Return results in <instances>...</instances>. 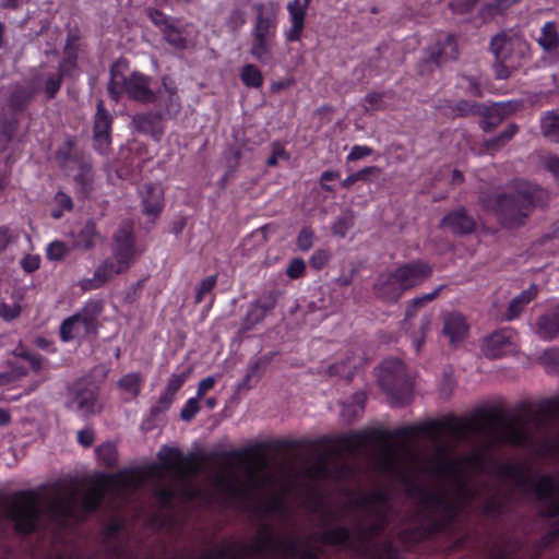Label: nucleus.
<instances>
[{
  "label": "nucleus",
  "mask_w": 559,
  "mask_h": 559,
  "mask_svg": "<svg viewBox=\"0 0 559 559\" xmlns=\"http://www.w3.org/2000/svg\"><path fill=\"white\" fill-rule=\"evenodd\" d=\"M440 288H441V287L437 288V289H436L435 292H432L431 294H427V295H425V296H423V297L414 298V299L409 302V305H408V307H407V310H406V317H407V318L413 317L417 307H419V306L424 305L425 302H428V301L432 300V299L438 295V293H439Z\"/></svg>",
  "instance_id": "4c0bfd02"
},
{
  "label": "nucleus",
  "mask_w": 559,
  "mask_h": 559,
  "mask_svg": "<svg viewBox=\"0 0 559 559\" xmlns=\"http://www.w3.org/2000/svg\"><path fill=\"white\" fill-rule=\"evenodd\" d=\"M240 79L247 87L260 88L263 85V75L254 64H246L241 69Z\"/></svg>",
  "instance_id": "a878e982"
},
{
  "label": "nucleus",
  "mask_w": 559,
  "mask_h": 559,
  "mask_svg": "<svg viewBox=\"0 0 559 559\" xmlns=\"http://www.w3.org/2000/svg\"><path fill=\"white\" fill-rule=\"evenodd\" d=\"M148 16L151 21L157 26L167 25V17L157 10H148Z\"/></svg>",
  "instance_id": "3c124183"
},
{
  "label": "nucleus",
  "mask_w": 559,
  "mask_h": 559,
  "mask_svg": "<svg viewBox=\"0 0 559 559\" xmlns=\"http://www.w3.org/2000/svg\"><path fill=\"white\" fill-rule=\"evenodd\" d=\"M441 226L453 234H465L474 229L475 223L463 210H459L447 215L442 219Z\"/></svg>",
  "instance_id": "6ab92c4d"
},
{
  "label": "nucleus",
  "mask_w": 559,
  "mask_h": 559,
  "mask_svg": "<svg viewBox=\"0 0 559 559\" xmlns=\"http://www.w3.org/2000/svg\"><path fill=\"white\" fill-rule=\"evenodd\" d=\"M372 153V150L366 145H355L347 155V160H357Z\"/></svg>",
  "instance_id": "c03bdc74"
},
{
  "label": "nucleus",
  "mask_w": 559,
  "mask_h": 559,
  "mask_svg": "<svg viewBox=\"0 0 559 559\" xmlns=\"http://www.w3.org/2000/svg\"><path fill=\"white\" fill-rule=\"evenodd\" d=\"M167 40L176 46V47H185V39L180 37V35L173 29H169L166 34Z\"/></svg>",
  "instance_id": "864d4df0"
},
{
  "label": "nucleus",
  "mask_w": 559,
  "mask_h": 559,
  "mask_svg": "<svg viewBox=\"0 0 559 559\" xmlns=\"http://www.w3.org/2000/svg\"><path fill=\"white\" fill-rule=\"evenodd\" d=\"M78 440L82 445L88 447L93 443L94 437L92 431L82 430L78 433Z\"/></svg>",
  "instance_id": "5fc2aeb1"
},
{
  "label": "nucleus",
  "mask_w": 559,
  "mask_h": 559,
  "mask_svg": "<svg viewBox=\"0 0 559 559\" xmlns=\"http://www.w3.org/2000/svg\"><path fill=\"white\" fill-rule=\"evenodd\" d=\"M483 350L486 356L499 358L515 352L514 335L510 331H498L485 340Z\"/></svg>",
  "instance_id": "ddd939ff"
},
{
  "label": "nucleus",
  "mask_w": 559,
  "mask_h": 559,
  "mask_svg": "<svg viewBox=\"0 0 559 559\" xmlns=\"http://www.w3.org/2000/svg\"><path fill=\"white\" fill-rule=\"evenodd\" d=\"M215 382L216 380L212 376L202 379L198 384L197 397L201 399L207 391H210L214 386Z\"/></svg>",
  "instance_id": "49530a36"
},
{
  "label": "nucleus",
  "mask_w": 559,
  "mask_h": 559,
  "mask_svg": "<svg viewBox=\"0 0 559 559\" xmlns=\"http://www.w3.org/2000/svg\"><path fill=\"white\" fill-rule=\"evenodd\" d=\"M20 313V307L16 305L8 306L5 304H2L0 306V316L4 318L5 320H12L16 318Z\"/></svg>",
  "instance_id": "de8ad7c7"
},
{
  "label": "nucleus",
  "mask_w": 559,
  "mask_h": 559,
  "mask_svg": "<svg viewBox=\"0 0 559 559\" xmlns=\"http://www.w3.org/2000/svg\"><path fill=\"white\" fill-rule=\"evenodd\" d=\"M492 51L498 60L496 74L498 79H507L510 72L520 66L521 59L527 51V45L518 37L497 35L491 40Z\"/></svg>",
  "instance_id": "6e6552de"
},
{
  "label": "nucleus",
  "mask_w": 559,
  "mask_h": 559,
  "mask_svg": "<svg viewBox=\"0 0 559 559\" xmlns=\"http://www.w3.org/2000/svg\"><path fill=\"white\" fill-rule=\"evenodd\" d=\"M272 308H273L272 302H261V301L253 302L250 306L248 313H247L246 320H247L248 324L251 326V325H254V324L261 322Z\"/></svg>",
  "instance_id": "7c9ffc66"
},
{
  "label": "nucleus",
  "mask_w": 559,
  "mask_h": 559,
  "mask_svg": "<svg viewBox=\"0 0 559 559\" xmlns=\"http://www.w3.org/2000/svg\"><path fill=\"white\" fill-rule=\"evenodd\" d=\"M425 432L437 442L440 435L461 437L465 430H472L485 436L489 441L511 442L521 444L525 442L526 428L520 421H507L498 413H486L474 418L468 426L460 420H442L431 423L424 427Z\"/></svg>",
  "instance_id": "20e7f679"
},
{
  "label": "nucleus",
  "mask_w": 559,
  "mask_h": 559,
  "mask_svg": "<svg viewBox=\"0 0 559 559\" xmlns=\"http://www.w3.org/2000/svg\"><path fill=\"white\" fill-rule=\"evenodd\" d=\"M56 201L63 207V209H67V210H70L71 206H72V202H71V199L64 194V193H58L56 195Z\"/></svg>",
  "instance_id": "bf43d9fd"
},
{
  "label": "nucleus",
  "mask_w": 559,
  "mask_h": 559,
  "mask_svg": "<svg viewBox=\"0 0 559 559\" xmlns=\"http://www.w3.org/2000/svg\"><path fill=\"white\" fill-rule=\"evenodd\" d=\"M252 36L274 38L277 28V9L273 2L257 3Z\"/></svg>",
  "instance_id": "9b49d317"
},
{
  "label": "nucleus",
  "mask_w": 559,
  "mask_h": 559,
  "mask_svg": "<svg viewBox=\"0 0 559 559\" xmlns=\"http://www.w3.org/2000/svg\"><path fill=\"white\" fill-rule=\"evenodd\" d=\"M537 333L546 340H550L559 334V307L539 319Z\"/></svg>",
  "instance_id": "4be33fe9"
},
{
  "label": "nucleus",
  "mask_w": 559,
  "mask_h": 559,
  "mask_svg": "<svg viewBox=\"0 0 559 559\" xmlns=\"http://www.w3.org/2000/svg\"><path fill=\"white\" fill-rule=\"evenodd\" d=\"M360 180L359 175L357 173L350 174L342 181V187L349 188L352 185H354L356 181Z\"/></svg>",
  "instance_id": "680f3d73"
},
{
  "label": "nucleus",
  "mask_w": 559,
  "mask_h": 559,
  "mask_svg": "<svg viewBox=\"0 0 559 559\" xmlns=\"http://www.w3.org/2000/svg\"><path fill=\"white\" fill-rule=\"evenodd\" d=\"M384 506V500L382 498H377V501L374 503H371L370 508L380 511L382 510Z\"/></svg>",
  "instance_id": "338daca9"
},
{
  "label": "nucleus",
  "mask_w": 559,
  "mask_h": 559,
  "mask_svg": "<svg viewBox=\"0 0 559 559\" xmlns=\"http://www.w3.org/2000/svg\"><path fill=\"white\" fill-rule=\"evenodd\" d=\"M537 289L536 287L532 286L528 289L521 293L519 296H516L511 302L509 307V319L515 318L524 308L525 305H527L535 296H536Z\"/></svg>",
  "instance_id": "c85d7f7f"
},
{
  "label": "nucleus",
  "mask_w": 559,
  "mask_h": 559,
  "mask_svg": "<svg viewBox=\"0 0 559 559\" xmlns=\"http://www.w3.org/2000/svg\"><path fill=\"white\" fill-rule=\"evenodd\" d=\"M536 491L540 499L545 500L549 508V514L559 513V486L550 477H542L537 485Z\"/></svg>",
  "instance_id": "a211bd4d"
},
{
  "label": "nucleus",
  "mask_w": 559,
  "mask_h": 559,
  "mask_svg": "<svg viewBox=\"0 0 559 559\" xmlns=\"http://www.w3.org/2000/svg\"><path fill=\"white\" fill-rule=\"evenodd\" d=\"M306 270V263L302 259H293L286 270V274L289 278L300 277Z\"/></svg>",
  "instance_id": "ea45409f"
},
{
  "label": "nucleus",
  "mask_w": 559,
  "mask_h": 559,
  "mask_svg": "<svg viewBox=\"0 0 559 559\" xmlns=\"http://www.w3.org/2000/svg\"><path fill=\"white\" fill-rule=\"evenodd\" d=\"M371 559H396L395 550L386 543H373L370 549Z\"/></svg>",
  "instance_id": "2f4dec72"
},
{
  "label": "nucleus",
  "mask_w": 559,
  "mask_h": 559,
  "mask_svg": "<svg viewBox=\"0 0 559 559\" xmlns=\"http://www.w3.org/2000/svg\"><path fill=\"white\" fill-rule=\"evenodd\" d=\"M100 240V236L93 223H87L79 233L75 246L82 249H92Z\"/></svg>",
  "instance_id": "393cba45"
},
{
  "label": "nucleus",
  "mask_w": 559,
  "mask_h": 559,
  "mask_svg": "<svg viewBox=\"0 0 559 559\" xmlns=\"http://www.w3.org/2000/svg\"><path fill=\"white\" fill-rule=\"evenodd\" d=\"M469 326L465 317L460 312H448L443 316L444 336L448 337L451 345L461 343L468 334Z\"/></svg>",
  "instance_id": "4468645a"
},
{
  "label": "nucleus",
  "mask_w": 559,
  "mask_h": 559,
  "mask_svg": "<svg viewBox=\"0 0 559 559\" xmlns=\"http://www.w3.org/2000/svg\"><path fill=\"white\" fill-rule=\"evenodd\" d=\"M265 467V459L260 455H239L236 461L226 459L215 474L214 489L242 500L259 499L271 487Z\"/></svg>",
  "instance_id": "f03ea898"
},
{
  "label": "nucleus",
  "mask_w": 559,
  "mask_h": 559,
  "mask_svg": "<svg viewBox=\"0 0 559 559\" xmlns=\"http://www.w3.org/2000/svg\"><path fill=\"white\" fill-rule=\"evenodd\" d=\"M109 94L117 99L124 92L130 98L148 103L155 98L150 87V79L139 72L131 73L128 78L120 71V64L111 69V78L108 86Z\"/></svg>",
  "instance_id": "1a4fd4ad"
},
{
  "label": "nucleus",
  "mask_w": 559,
  "mask_h": 559,
  "mask_svg": "<svg viewBox=\"0 0 559 559\" xmlns=\"http://www.w3.org/2000/svg\"><path fill=\"white\" fill-rule=\"evenodd\" d=\"M144 211L148 215H156L163 207L164 192L159 185H146L142 190Z\"/></svg>",
  "instance_id": "aec40b11"
},
{
  "label": "nucleus",
  "mask_w": 559,
  "mask_h": 559,
  "mask_svg": "<svg viewBox=\"0 0 559 559\" xmlns=\"http://www.w3.org/2000/svg\"><path fill=\"white\" fill-rule=\"evenodd\" d=\"M309 4L300 0H290L287 2L286 9L288 12L290 26L284 32L285 39L289 43L299 41L301 34L305 29L306 15Z\"/></svg>",
  "instance_id": "f8f14e48"
},
{
  "label": "nucleus",
  "mask_w": 559,
  "mask_h": 559,
  "mask_svg": "<svg viewBox=\"0 0 559 559\" xmlns=\"http://www.w3.org/2000/svg\"><path fill=\"white\" fill-rule=\"evenodd\" d=\"M142 382L143 377L141 373L130 372L119 379L118 386L123 394L133 400L140 394Z\"/></svg>",
  "instance_id": "5701e85b"
},
{
  "label": "nucleus",
  "mask_w": 559,
  "mask_h": 559,
  "mask_svg": "<svg viewBox=\"0 0 559 559\" xmlns=\"http://www.w3.org/2000/svg\"><path fill=\"white\" fill-rule=\"evenodd\" d=\"M456 57V43L453 36H447L443 46L437 56V61L453 59Z\"/></svg>",
  "instance_id": "473e14b6"
},
{
  "label": "nucleus",
  "mask_w": 559,
  "mask_h": 559,
  "mask_svg": "<svg viewBox=\"0 0 559 559\" xmlns=\"http://www.w3.org/2000/svg\"><path fill=\"white\" fill-rule=\"evenodd\" d=\"M71 407L82 415H87L96 409V396L93 391L79 394L72 402Z\"/></svg>",
  "instance_id": "bb28decb"
},
{
  "label": "nucleus",
  "mask_w": 559,
  "mask_h": 559,
  "mask_svg": "<svg viewBox=\"0 0 559 559\" xmlns=\"http://www.w3.org/2000/svg\"><path fill=\"white\" fill-rule=\"evenodd\" d=\"M159 463L138 469L124 471L112 476H102L81 496L72 486H57L43 492H22L9 506V516L20 532H31L46 519L59 524L81 521L85 512L94 510L107 495H120L138 488L142 483L156 487L160 500L180 496L191 499L195 490L186 488V477L202 468L197 456L185 459L180 451L164 448L158 453Z\"/></svg>",
  "instance_id": "f257e3e1"
},
{
  "label": "nucleus",
  "mask_w": 559,
  "mask_h": 559,
  "mask_svg": "<svg viewBox=\"0 0 559 559\" xmlns=\"http://www.w3.org/2000/svg\"><path fill=\"white\" fill-rule=\"evenodd\" d=\"M68 252L67 246L61 241H52L47 247V258L49 260H61Z\"/></svg>",
  "instance_id": "c9c22d12"
},
{
  "label": "nucleus",
  "mask_w": 559,
  "mask_h": 559,
  "mask_svg": "<svg viewBox=\"0 0 559 559\" xmlns=\"http://www.w3.org/2000/svg\"><path fill=\"white\" fill-rule=\"evenodd\" d=\"M96 453L98 459L103 461L106 465L114 464L117 459L116 447L111 443H106L98 447Z\"/></svg>",
  "instance_id": "72a5a7b5"
},
{
  "label": "nucleus",
  "mask_w": 559,
  "mask_h": 559,
  "mask_svg": "<svg viewBox=\"0 0 559 559\" xmlns=\"http://www.w3.org/2000/svg\"><path fill=\"white\" fill-rule=\"evenodd\" d=\"M215 284H216L215 276H209V277L204 278L199 285V289H198V294H197L198 301H201L203 296L205 294L210 293L214 288Z\"/></svg>",
  "instance_id": "37998d69"
},
{
  "label": "nucleus",
  "mask_w": 559,
  "mask_h": 559,
  "mask_svg": "<svg viewBox=\"0 0 559 559\" xmlns=\"http://www.w3.org/2000/svg\"><path fill=\"white\" fill-rule=\"evenodd\" d=\"M516 132V128L514 126H511L510 128H508V130L506 132H503L500 136H499V141H502V142H506L508 140H510L514 133Z\"/></svg>",
  "instance_id": "69168bd1"
},
{
  "label": "nucleus",
  "mask_w": 559,
  "mask_h": 559,
  "mask_svg": "<svg viewBox=\"0 0 559 559\" xmlns=\"http://www.w3.org/2000/svg\"><path fill=\"white\" fill-rule=\"evenodd\" d=\"M542 130L546 138L559 142V115L548 112L542 118Z\"/></svg>",
  "instance_id": "c756f323"
},
{
  "label": "nucleus",
  "mask_w": 559,
  "mask_h": 559,
  "mask_svg": "<svg viewBox=\"0 0 559 559\" xmlns=\"http://www.w3.org/2000/svg\"><path fill=\"white\" fill-rule=\"evenodd\" d=\"M111 258L103 261L93 276L80 281L83 290L98 289L116 275L124 273L140 254L135 246L132 228L129 225L120 227L114 236Z\"/></svg>",
  "instance_id": "39448f33"
},
{
  "label": "nucleus",
  "mask_w": 559,
  "mask_h": 559,
  "mask_svg": "<svg viewBox=\"0 0 559 559\" xmlns=\"http://www.w3.org/2000/svg\"><path fill=\"white\" fill-rule=\"evenodd\" d=\"M381 96L377 93H371L366 96L367 108H377L380 103Z\"/></svg>",
  "instance_id": "13d9d810"
},
{
  "label": "nucleus",
  "mask_w": 559,
  "mask_h": 559,
  "mask_svg": "<svg viewBox=\"0 0 559 559\" xmlns=\"http://www.w3.org/2000/svg\"><path fill=\"white\" fill-rule=\"evenodd\" d=\"M104 309L98 300L88 301L83 309L67 318L60 326V335L63 342L79 340L96 333L97 319Z\"/></svg>",
  "instance_id": "0eeeda50"
},
{
  "label": "nucleus",
  "mask_w": 559,
  "mask_h": 559,
  "mask_svg": "<svg viewBox=\"0 0 559 559\" xmlns=\"http://www.w3.org/2000/svg\"><path fill=\"white\" fill-rule=\"evenodd\" d=\"M348 537V532L345 528L338 527L326 532L324 540L333 545H343L347 542Z\"/></svg>",
  "instance_id": "f704fd0d"
},
{
  "label": "nucleus",
  "mask_w": 559,
  "mask_h": 559,
  "mask_svg": "<svg viewBox=\"0 0 559 559\" xmlns=\"http://www.w3.org/2000/svg\"><path fill=\"white\" fill-rule=\"evenodd\" d=\"M431 323H432V314L426 313L421 318V324H420V331H421L423 337H425L426 333L430 330Z\"/></svg>",
  "instance_id": "4d7b16f0"
},
{
  "label": "nucleus",
  "mask_w": 559,
  "mask_h": 559,
  "mask_svg": "<svg viewBox=\"0 0 559 559\" xmlns=\"http://www.w3.org/2000/svg\"><path fill=\"white\" fill-rule=\"evenodd\" d=\"M331 254L326 250H317L310 258V265L321 270L330 260Z\"/></svg>",
  "instance_id": "a19ab883"
},
{
  "label": "nucleus",
  "mask_w": 559,
  "mask_h": 559,
  "mask_svg": "<svg viewBox=\"0 0 559 559\" xmlns=\"http://www.w3.org/2000/svg\"><path fill=\"white\" fill-rule=\"evenodd\" d=\"M286 86H287V85H286L285 83H282V82H275V83H272L271 88H272L273 91H280V90H282V88H284V87H286Z\"/></svg>",
  "instance_id": "774afa93"
},
{
  "label": "nucleus",
  "mask_w": 559,
  "mask_h": 559,
  "mask_svg": "<svg viewBox=\"0 0 559 559\" xmlns=\"http://www.w3.org/2000/svg\"><path fill=\"white\" fill-rule=\"evenodd\" d=\"M397 276L401 280L404 290L420 284L431 273V269L424 262H413L397 267Z\"/></svg>",
  "instance_id": "2eb2a0df"
},
{
  "label": "nucleus",
  "mask_w": 559,
  "mask_h": 559,
  "mask_svg": "<svg viewBox=\"0 0 559 559\" xmlns=\"http://www.w3.org/2000/svg\"><path fill=\"white\" fill-rule=\"evenodd\" d=\"M483 464V454L476 453L468 457L456 459L450 452L442 451L435 462L426 467L437 476L447 480L450 485V492L438 498V508L447 516H452L456 510L464 508L468 500L474 498L473 486L465 476L466 469H479Z\"/></svg>",
  "instance_id": "7ed1b4c3"
},
{
  "label": "nucleus",
  "mask_w": 559,
  "mask_h": 559,
  "mask_svg": "<svg viewBox=\"0 0 559 559\" xmlns=\"http://www.w3.org/2000/svg\"><path fill=\"white\" fill-rule=\"evenodd\" d=\"M24 370L14 368L11 372L0 373V385H7L24 376Z\"/></svg>",
  "instance_id": "a18cd8bd"
},
{
  "label": "nucleus",
  "mask_w": 559,
  "mask_h": 559,
  "mask_svg": "<svg viewBox=\"0 0 559 559\" xmlns=\"http://www.w3.org/2000/svg\"><path fill=\"white\" fill-rule=\"evenodd\" d=\"M245 23H246L245 12H242L240 10H236V11L231 12V14L229 15L228 24L233 28L241 27Z\"/></svg>",
  "instance_id": "09e8293b"
},
{
  "label": "nucleus",
  "mask_w": 559,
  "mask_h": 559,
  "mask_svg": "<svg viewBox=\"0 0 559 559\" xmlns=\"http://www.w3.org/2000/svg\"><path fill=\"white\" fill-rule=\"evenodd\" d=\"M416 460V454L408 444L394 447L386 437L383 438L379 450V464L383 472L404 477L407 471L419 468Z\"/></svg>",
  "instance_id": "9d476101"
},
{
  "label": "nucleus",
  "mask_w": 559,
  "mask_h": 559,
  "mask_svg": "<svg viewBox=\"0 0 559 559\" xmlns=\"http://www.w3.org/2000/svg\"><path fill=\"white\" fill-rule=\"evenodd\" d=\"M547 167L555 174L559 173V159L557 157H549L547 159Z\"/></svg>",
  "instance_id": "0e129e2a"
},
{
  "label": "nucleus",
  "mask_w": 559,
  "mask_h": 559,
  "mask_svg": "<svg viewBox=\"0 0 559 559\" xmlns=\"http://www.w3.org/2000/svg\"><path fill=\"white\" fill-rule=\"evenodd\" d=\"M314 234L310 228H304L297 238V246L302 251H308L313 245Z\"/></svg>",
  "instance_id": "58836bf2"
},
{
  "label": "nucleus",
  "mask_w": 559,
  "mask_h": 559,
  "mask_svg": "<svg viewBox=\"0 0 559 559\" xmlns=\"http://www.w3.org/2000/svg\"><path fill=\"white\" fill-rule=\"evenodd\" d=\"M60 87V78L49 79L46 82V92L49 97H53Z\"/></svg>",
  "instance_id": "603ef678"
},
{
  "label": "nucleus",
  "mask_w": 559,
  "mask_h": 559,
  "mask_svg": "<svg viewBox=\"0 0 559 559\" xmlns=\"http://www.w3.org/2000/svg\"><path fill=\"white\" fill-rule=\"evenodd\" d=\"M273 38L252 36L250 55L260 62H265L271 58V43Z\"/></svg>",
  "instance_id": "b1692460"
},
{
  "label": "nucleus",
  "mask_w": 559,
  "mask_h": 559,
  "mask_svg": "<svg viewBox=\"0 0 559 559\" xmlns=\"http://www.w3.org/2000/svg\"><path fill=\"white\" fill-rule=\"evenodd\" d=\"M111 117L104 109L102 102L97 104V112L94 122V140L96 148L105 152L110 143Z\"/></svg>",
  "instance_id": "f3484780"
},
{
  "label": "nucleus",
  "mask_w": 559,
  "mask_h": 559,
  "mask_svg": "<svg viewBox=\"0 0 559 559\" xmlns=\"http://www.w3.org/2000/svg\"><path fill=\"white\" fill-rule=\"evenodd\" d=\"M381 173V169L376 167V166H369V167H366L359 171H357V175H359V179L360 180H365L367 179V177L369 175H376L378 176L379 174Z\"/></svg>",
  "instance_id": "6e6d98bb"
},
{
  "label": "nucleus",
  "mask_w": 559,
  "mask_h": 559,
  "mask_svg": "<svg viewBox=\"0 0 559 559\" xmlns=\"http://www.w3.org/2000/svg\"><path fill=\"white\" fill-rule=\"evenodd\" d=\"M190 374V369L175 372L168 379L165 391L160 395L159 403L163 407H168L175 399L176 393L180 390L182 384L187 381Z\"/></svg>",
  "instance_id": "412c9836"
},
{
  "label": "nucleus",
  "mask_w": 559,
  "mask_h": 559,
  "mask_svg": "<svg viewBox=\"0 0 559 559\" xmlns=\"http://www.w3.org/2000/svg\"><path fill=\"white\" fill-rule=\"evenodd\" d=\"M559 37L556 29V25L552 22H547L540 31L538 44L545 50H552L558 46Z\"/></svg>",
  "instance_id": "cd10ccee"
},
{
  "label": "nucleus",
  "mask_w": 559,
  "mask_h": 559,
  "mask_svg": "<svg viewBox=\"0 0 559 559\" xmlns=\"http://www.w3.org/2000/svg\"><path fill=\"white\" fill-rule=\"evenodd\" d=\"M21 265L27 273L36 271L40 265V258L37 254H29L22 259Z\"/></svg>",
  "instance_id": "79ce46f5"
},
{
  "label": "nucleus",
  "mask_w": 559,
  "mask_h": 559,
  "mask_svg": "<svg viewBox=\"0 0 559 559\" xmlns=\"http://www.w3.org/2000/svg\"><path fill=\"white\" fill-rule=\"evenodd\" d=\"M284 156V151L280 147L274 148L273 154L266 160L269 166H275L280 157Z\"/></svg>",
  "instance_id": "052dcab7"
},
{
  "label": "nucleus",
  "mask_w": 559,
  "mask_h": 559,
  "mask_svg": "<svg viewBox=\"0 0 559 559\" xmlns=\"http://www.w3.org/2000/svg\"><path fill=\"white\" fill-rule=\"evenodd\" d=\"M199 400L197 396L189 399L180 412V416L183 420H191L199 412Z\"/></svg>",
  "instance_id": "e433bc0d"
},
{
  "label": "nucleus",
  "mask_w": 559,
  "mask_h": 559,
  "mask_svg": "<svg viewBox=\"0 0 559 559\" xmlns=\"http://www.w3.org/2000/svg\"><path fill=\"white\" fill-rule=\"evenodd\" d=\"M376 290L380 298L390 302L396 301L405 292L395 270L380 275Z\"/></svg>",
  "instance_id": "dca6fc26"
},
{
  "label": "nucleus",
  "mask_w": 559,
  "mask_h": 559,
  "mask_svg": "<svg viewBox=\"0 0 559 559\" xmlns=\"http://www.w3.org/2000/svg\"><path fill=\"white\" fill-rule=\"evenodd\" d=\"M11 420V414L9 409L0 407V426H5Z\"/></svg>",
  "instance_id": "e2e57ef3"
},
{
  "label": "nucleus",
  "mask_w": 559,
  "mask_h": 559,
  "mask_svg": "<svg viewBox=\"0 0 559 559\" xmlns=\"http://www.w3.org/2000/svg\"><path fill=\"white\" fill-rule=\"evenodd\" d=\"M340 178V173L333 170H326L322 173L320 177L321 187L326 191H332L333 188L328 185L329 181L335 180Z\"/></svg>",
  "instance_id": "8fccbe9b"
},
{
  "label": "nucleus",
  "mask_w": 559,
  "mask_h": 559,
  "mask_svg": "<svg viewBox=\"0 0 559 559\" xmlns=\"http://www.w3.org/2000/svg\"><path fill=\"white\" fill-rule=\"evenodd\" d=\"M539 194L540 189L524 185L509 193L484 198L481 202L502 226L518 228L525 224L539 201Z\"/></svg>",
  "instance_id": "423d86ee"
}]
</instances>
